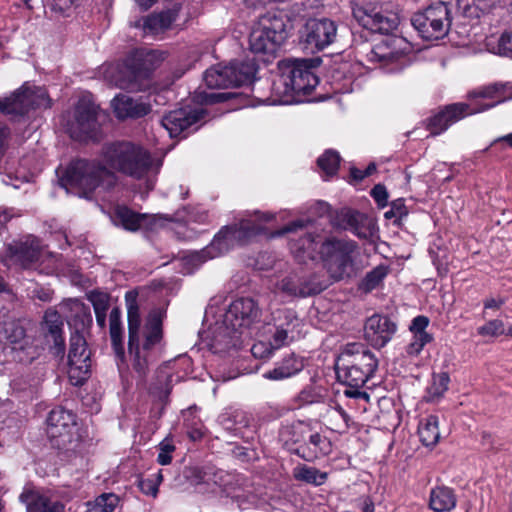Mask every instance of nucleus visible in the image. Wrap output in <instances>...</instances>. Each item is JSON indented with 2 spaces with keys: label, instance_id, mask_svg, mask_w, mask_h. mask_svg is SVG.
Masks as SVG:
<instances>
[{
  "label": "nucleus",
  "instance_id": "obj_1",
  "mask_svg": "<svg viewBox=\"0 0 512 512\" xmlns=\"http://www.w3.org/2000/svg\"><path fill=\"white\" fill-rule=\"evenodd\" d=\"M154 160L151 153L130 141L105 144L99 159H76L59 177L62 187L90 199L97 188L111 191L118 183L116 172L140 180L148 175Z\"/></svg>",
  "mask_w": 512,
  "mask_h": 512
},
{
  "label": "nucleus",
  "instance_id": "obj_2",
  "mask_svg": "<svg viewBox=\"0 0 512 512\" xmlns=\"http://www.w3.org/2000/svg\"><path fill=\"white\" fill-rule=\"evenodd\" d=\"M138 293L134 290L125 294L128 318V351L134 356L133 369L144 378L149 365L155 361V352L161 347L164 331L165 312L160 308L152 309L141 325V315L137 303Z\"/></svg>",
  "mask_w": 512,
  "mask_h": 512
},
{
  "label": "nucleus",
  "instance_id": "obj_3",
  "mask_svg": "<svg viewBox=\"0 0 512 512\" xmlns=\"http://www.w3.org/2000/svg\"><path fill=\"white\" fill-rule=\"evenodd\" d=\"M255 215L256 220L241 219L237 223L222 227L214 236L211 244L197 252L194 257L203 262L228 252L235 245H245L265 232L264 226L259 222H270L275 219V215L269 212L257 211Z\"/></svg>",
  "mask_w": 512,
  "mask_h": 512
},
{
  "label": "nucleus",
  "instance_id": "obj_4",
  "mask_svg": "<svg viewBox=\"0 0 512 512\" xmlns=\"http://www.w3.org/2000/svg\"><path fill=\"white\" fill-rule=\"evenodd\" d=\"M321 64L320 58H288L278 63L280 76L277 85L284 87L283 94L291 97V100L300 102L302 97L310 95L319 83L315 73Z\"/></svg>",
  "mask_w": 512,
  "mask_h": 512
},
{
  "label": "nucleus",
  "instance_id": "obj_5",
  "mask_svg": "<svg viewBox=\"0 0 512 512\" xmlns=\"http://www.w3.org/2000/svg\"><path fill=\"white\" fill-rule=\"evenodd\" d=\"M162 60L161 53L155 50L135 53L117 66L115 86L130 92L145 91L150 86L153 72Z\"/></svg>",
  "mask_w": 512,
  "mask_h": 512
},
{
  "label": "nucleus",
  "instance_id": "obj_6",
  "mask_svg": "<svg viewBox=\"0 0 512 512\" xmlns=\"http://www.w3.org/2000/svg\"><path fill=\"white\" fill-rule=\"evenodd\" d=\"M354 19L369 33L385 35L386 46L392 52L395 61L411 51V44L404 37L393 33L399 25V18L396 14H371L362 8H354Z\"/></svg>",
  "mask_w": 512,
  "mask_h": 512
},
{
  "label": "nucleus",
  "instance_id": "obj_7",
  "mask_svg": "<svg viewBox=\"0 0 512 512\" xmlns=\"http://www.w3.org/2000/svg\"><path fill=\"white\" fill-rule=\"evenodd\" d=\"M354 19L369 33L385 35L386 46L392 52L395 61L411 51V44L404 37L393 33L399 25V18L396 14H371L362 8H354Z\"/></svg>",
  "mask_w": 512,
  "mask_h": 512
},
{
  "label": "nucleus",
  "instance_id": "obj_8",
  "mask_svg": "<svg viewBox=\"0 0 512 512\" xmlns=\"http://www.w3.org/2000/svg\"><path fill=\"white\" fill-rule=\"evenodd\" d=\"M452 11L449 3L436 1L411 17L412 26L425 40L444 38L450 29Z\"/></svg>",
  "mask_w": 512,
  "mask_h": 512
},
{
  "label": "nucleus",
  "instance_id": "obj_9",
  "mask_svg": "<svg viewBox=\"0 0 512 512\" xmlns=\"http://www.w3.org/2000/svg\"><path fill=\"white\" fill-rule=\"evenodd\" d=\"M51 99L44 87L24 83L9 97L0 98V112L17 120L29 113L32 109L49 108Z\"/></svg>",
  "mask_w": 512,
  "mask_h": 512
},
{
  "label": "nucleus",
  "instance_id": "obj_10",
  "mask_svg": "<svg viewBox=\"0 0 512 512\" xmlns=\"http://www.w3.org/2000/svg\"><path fill=\"white\" fill-rule=\"evenodd\" d=\"M179 214L170 217L168 214L139 213L126 205H117L114 209V221L130 232H155L163 228L167 221L182 219Z\"/></svg>",
  "mask_w": 512,
  "mask_h": 512
},
{
  "label": "nucleus",
  "instance_id": "obj_11",
  "mask_svg": "<svg viewBox=\"0 0 512 512\" xmlns=\"http://www.w3.org/2000/svg\"><path fill=\"white\" fill-rule=\"evenodd\" d=\"M91 351L84 336L76 330L71 334L68 353V377L72 385H83L91 376Z\"/></svg>",
  "mask_w": 512,
  "mask_h": 512
},
{
  "label": "nucleus",
  "instance_id": "obj_12",
  "mask_svg": "<svg viewBox=\"0 0 512 512\" xmlns=\"http://www.w3.org/2000/svg\"><path fill=\"white\" fill-rule=\"evenodd\" d=\"M336 25L327 18H311L300 30V44L306 53L315 54L329 46L336 36Z\"/></svg>",
  "mask_w": 512,
  "mask_h": 512
},
{
  "label": "nucleus",
  "instance_id": "obj_13",
  "mask_svg": "<svg viewBox=\"0 0 512 512\" xmlns=\"http://www.w3.org/2000/svg\"><path fill=\"white\" fill-rule=\"evenodd\" d=\"M0 335L16 353L18 361L31 363L37 356V349L33 345L32 338L27 335L24 320L11 319L4 321Z\"/></svg>",
  "mask_w": 512,
  "mask_h": 512
},
{
  "label": "nucleus",
  "instance_id": "obj_14",
  "mask_svg": "<svg viewBox=\"0 0 512 512\" xmlns=\"http://www.w3.org/2000/svg\"><path fill=\"white\" fill-rule=\"evenodd\" d=\"M261 314V309L254 299L241 297L229 305L224 315V324L227 328L242 334L260 321Z\"/></svg>",
  "mask_w": 512,
  "mask_h": 512
},
{
  "label": "nucleus",
  "instance_id": "obj_15",
  "mask_svg": "<svg viewBox=\"0 0 512 512\" xmlns=\"http://www.w3.org/2000/svg\"><path fill=\"white\" fill-rule=\"evenodd\" d=\"M320 254L334 280L342 279L352 265V245L346 241L328 239L321 245Z\"/></svg>",
  "mask_w": 512,
  "mask_h": 512
},
{
  "label": "nucleus",
  "instance_id": "obj_16",
  "mask_svg": "<svg viewBox=\"0 0 512 512\" xmlns=\"http://www.w3.org/2000/svg\"><path fill=\"white\" fill-rule=\"evenodd\" d=\"M47 435L58 448H64L72 442L76 426V415L63 407L52 409L47 417Z\"/></svg>",
  "mask_w": 512,
  "mask_h": 512
},
{
  "label": "nucleus",
  "instance_id": "obj_17",
  "mask_svg": "<svg viewBox=\"0 0 512 512\" xmlns=\"http://www.w3.org/2000/svg\"><path fill=\"white\" fill-rule=\"evenodd\" d=\"M207 112L203 108L183 107L165 114L161 123L165 129L168 130L171 137H177L185 131L191 129L197 130L200 125H197L204 119Z\"/></svg>",
  "mask_w": 512,
  "mask_h": 512
},
{
  "label": "nucleus",
  "instance_id": "obj_18",
  "mask_svg": "<svg viewBox=\"0 0 512 512\" xmlns=\"http://www.w3.org/2000/svg\"><path fill=\"white\" fill-rule=\"evenodd\" d=\"M397 331V324L389 316L375 313L365 320L364 339L376 349L390 342Z\"/></svg>",
  "mask_w": 512,
  "mask_h": 512
},
{
  "label": "nucleus",
  "instance_id": "obj_19",
  "mask_svg": "<svg viewBox=\"0 0 512 512\" xmlns=\"http://www.w3.org/2000/svg\"><path fill=\"white\" fill-rule=\"evenodd\" d=\"M468 115H471L469 104L464 102L453 103L444 106L437 113L428 117L424 121V125L432 136H437Z\"/></svg>",
  "mask_w": 512,
  "mask_h": 512
},
{
  "label": "nucleus",
  "instance_id": "obj_20",
  "mask_svg": "<svg viewBox=\"0 0 512 512\" xmlns=\"http://www.w3.org/2000/svg\"><path fill=\"white\" fill-rule=\"evenodd\" d=\"M40 256V241L32 235L15 240L7 246V260L20 265L23 269L31 268L39 261Z\"/></svg>",
  "mask_w": 512,
  "mask_h": 512
},
{
  "label": "nucleus",
  "instance_id": "obj_21",
  "mask_svg": "<svg viewBox=\"0 0 512 512\" xmlns=\"http://www.w3.org/2000/svg\"><path fill=\"white\" fill-rule=\"evenodd\" d=\"M469 99L485 98L495 99L492 103L480 104L476 108L471 107V115L476 113L485 112L489 109L496 107L506 101L512 100V83L511 82H494L482 86L477 90L468 93Z\"/></svg>",
  "mask_w": 512,
  "mask_h": 512
},
{
  "label": "nucleus",
  "instance_id": "obj_22",
  "mask_svg": "<svg viewBox=\"0 0 512 512\" xmlns=\"http://www.w3.org/2000/svg\"><path fill=\"white\" fill-rule=\"evenodd\" d=\"M376 368L377 360L372 352L364 350L361 353H354V406H359L361 400H369V395L359 388L374 374Z\"/></svg>",
  "mask_w": 512,
  "mask_h": 512
},
{
  "label": "nucleus",
  "instance_id": "obj_23",
  "mask_svg": "<svg viewBox=\"0 0 512 512\" xmlns=\"http://www.w3.org/2000/svg\"><path fill=\"white\" fill-rule=\"evenodd\" d=\"M115 116L124 120L127 118L138 119L148 115L152 107L141 99H134L125 94H118L111 102Z\"/></svg>",
  "mask_w": 512,
  "mask_h": 512
},
{
  "label": "nucleus",
  "instance_id": "obj_24",
  "mask_svg": "<svg viewBox=\"0 0 512 512\" xmlns=\"http://www.w3.org/2000/svg\"><path fill=\"white\" fill-rule=\"evenodd\" d=\"M332 450L330 440L318 432L310 429L305 443L294 449V454L311 462L328 455Z\"/></svg>",
  "mask_w": 512,
  "mask_h": 512
},
{
  "label": "nucleus",
  "instance_id": "obj_25",
  "mask_svg": "<svg viewBox=\"0 0 512 512\" xmlns=\"http://www.w3.org/2000/svg\"><path fill=\"white\" fill-rule=\"evenodd\" d=\"M257 24L281 44L287 39L288 28L291 27L290 18L284 11H268L259 18Z\"/></svg>",
  "mask_w": 512,
  "mask_h": 512
},
{
  "label": "nucleus",
  "instance_id": "obj_26",
  "mask_svg": "<svg viewBox=\"0 0 512 512\" xmlns=\"http://www.w3.org/2000/svg\"><path fill=\"white\" fill-rule=\"evenodd\" d=\"M352 345L347 344L345 350L338 356L335 362V373L336 379L339 385L343 386V389L337 388L335 390V396L341 397V395L346 398H352V379H351V361L350 357L352 355V350L350 349Z\"/></svg>",
  "mask_w": 512,
  "mask_h": 512
},
{
  "label": "nucleus",
  "instance_id": "obj_27",
  "mask_svg": "<svg viewBox=\"0 0 512 512\" xmlns=\"http://www.w3.org/2000/svg\"><path fill=\"white\" fill-rule=\"evenodd\" d=\"M99 106L96 105L90 96H83L75 107V120L80 131L90 135L96 130L97 114Z\"/></svg>",
  "mask_w": 512,
  "mask_h": 512
},
{
  "label": "nucleus",
  "instance_id": "obj_28",
  "mask_svg": "<svg viewBox=\"0 0 512 512\" xmlns=\"http://www.w3.org/2000/svg\"><path fill=\"white\" fill-rule=\"evenodd\" d=\"M172 389V374L166 370H157L155 379L150 384L149 394L153 398V407L159 406V417L169 402Z\"/></svg>",
  "mask_w": 512,
  "mask_h": 512
},
{
  "label": "nucleus",
  "instance_id": "obj_29",
  "mask_svg": "<svg viewBox=\"0 0 512 512\" xmlns=\"http://www.w3.org/2000/svg\"><path fill=\"white\" fill-rule=\"evenodd\" d=\"M42 329L45 331V337L52 339L55 354L63 356L65 353V341L62 335L63 320L56 310H47L45 312Z\"/></svg>",
  "mask_w": 512,
  "mask_h": 512
},
{
  "label": "nucleus",
  "instance_id": "obj_30",
  "mask_svg": "<svg viewBox=\"0 0 512 512\" xmlns=\"http://www.w3.org/2000/svg\"><path fill=\"white\" fill-rule=\"evenodd\" d=\"M181 5L175 4L171 8L159 13H152L144 19V29L153 34L163 33L172 28L173 23L178 19Z\"/></svg>",
  "mask_w": 512,
  "mask_h": 512
},
{
  "label": "nucleus",
  "instance_id": "obj_31",
  "mask_svg": "<svg viewBox=\"0 0 512 512\" xmlns=\"http://www.w3.org/2000/svg\"><path fill=\"white\" fill-rule=\"evenodd\" d=\"M281 45L278 40L267 33L258 24L252 29L249 35V48L255 54L275 56Z\"/></svg>",
  "mask_w": 512,
  "mask_h": 512
},
{
  "label": "nucleus",
  "instance_id": "obj_32",
  "mask_svg": "<svg viewBox=\"0 0 512 512\" xmlns=\"http://www.w3.org/2000/svg\"><path fill=\"white\" fill-rule=\"evenodd\" d=\"M354 235L364 241V245L376 248L379 240L378 227L375 219L366 214L354 211Z\"/></svg>",
  "mask_w": 512,
  "mask_h": 512
},
{
  "label": "nucleus",
  "instance_id": "obj_33",
  "mask_svg": "<svg viewBox=\"0 0 512 512\" xmlns=\"http://www.w3.org/2000/svg\"><path fill=\"white\" fill-rule=\"evenodd\" d=\"M303 368V359L295 353H290L275 368L266 372L264 377L270 380H283L296 375Z\"/></svg>",
  "mask_w": 512,
  "mask_h": 512
},
{
  "label": "nucleus",
  "instance_id": "obj_34",
  "mask_svg": "<svg viewBox=\"0 0 512 512\" xmlns=\"http://www.w3.org/2000/svg\"><path fill=\"white\" fill-rule=\"evenodd\" d=\"M457 498L452 488L437 486L430 492L429 506L435 512H447L455 508Z\"/></svg>",
  "mask_w": 512,
  "mask_h": 512
},
{
  "label": "nucleus",
  "instance_id": "obj_35",
  "mask_svg": "<svg viewBox=\"0 0 512 512\" xmlns=\"http://www.w3.org/2000/svg\"><path fill=\"white\" fill-rule=\"evenodd\" d=\"M310 429L311 426L303 421L285 427L280 434L284 446L294 454V449L306 442Z\"/></svg>",
  "mask_w": 512,
  "mask_h": 512
},
{
  "label": "nucleus",
  "instance_id": "obj_36",
  "mask_svg": "<svg viewBox=\"0 0 512 512\" xmlns=\"http://www.w3.org/2000/svg\"><path fill=\"white\" fill-rule=\"evenodd\" d=\"M233 71L228 66H214L207 69L204 73V82L210 89H227L234 87L232 75Z\"/></svg>",
  "mask_w": 512,
  "mask_h": 512
},
{
  "label": "nucleus",
  "instance_id": "obj_37",
  "mask_svg": "<svg viewBox=\"0 0 512 512\" xmlns=\"http://www.w3.org/2000/svg\"><path fill=\"white\" fill-rule=\"evenodd\" d=\"M227 66L233 71L231 77L234 87L251 84L255 79L257 65L253 60L233 61Z\"/></svg>",
  "mask_w": 512,
  "mask_h": 512
},
{
  "label": "nucleus",
  "instance_id": "obj_38",
  "mask_svg": "<svg viewBox=\"0 0 512 512\" xmlns=\"http://www.w3.org/2000/svg\"><path fill=\"white\" fill-rule=\"evenodd\" d=\"M109 334L111 338V345L115 354L119 358L125 355L123 328L121 323V310L119 307H114L109 315Z\"/></svg>",
  "mask_w": 512,
  "mask_h": 512
},
{
  "label": "nucleus",
  "instance_id": "obj_39",
  "mask_svg": "<svg viewBox=\"0 0 512 512\" xmlns=\"http://www.w3.org/2000/svg\"><path fill=\"white\" fill-rule=\"evenodd\" d=\"M438 423L439 420L436 415H429L420 421L418 434L424 446L433 447L438 443L440 438Z\"/></svg>",
  "mask_w": 512,
  "mask_h": 512
},
{
  "label": "nucleus",
  "instance_id": "obj_40",
  "mask_svg": "<svg viewBox=\"0 0 512 512\" xmlns=\"http://www.w3.org/2000/svg\"><path fill=\"white\" fill-rule=\"evenodd\" d=\"M389 268L385 265H378L369 271L365 277L358 283L357 290L363 295H367L378 288L384 278L388 275Z\"/></svg>",
  "mask_w": 512,
  "mask_h": 512
},
{
  "label": "nucleus",
  "instance_id": "obj_41",
  "mask_svg": "<svg viewBox=\"0 0 512 512\" xmlns=\"http://www.w3.org/2000/svg\"><path fill=\"white\" fill-rule=\"evenodd\" d=\"M497 0H457L458 8L465 17L479 18L487 13Z\"/></svg>",
  "mask_w": 512,
  "mask_h": 512
},
{
  "label": "nucleus",
  "instance_id": "obj_42",
  "mask_svg": "<svg viewBox=\"0 0 512 512\" xmlns=\"http://www.w3.org/2000/svg\"><path fill=\"white\" fill-rule=\"evenodd\" d=\"M293 476L296 480L316 486L322 485L327 479V473L321 472L315 467L299 465L293 469Z\"/></svg>",
  "mask_w": 512,
  "mask_h": 512
},
{
  "label": "nucleus",
  "instance_id": "obj_43",
  "mask_svg": "<svg viewBox=\"0 0 512 512\" xmlns=\"http://www.w3.org/2000/svg\"><path fill=\"white\" fill-rule=\"evenodd\" d=\"M341 157L339 153L333 149L326 150L318 159L317 165L319 169L327 176H334L340 166Z\"/></svg>",
  "mask_w": 512,
  "mask_h": 512
},
{
  "label": "nucleus",
  "instance_id": "obj_44",
  "mask_svg": "<svg viewBox=\"0 0 512 512\" xmlns=\"http://www.w3.org/2000/svg\"><path fill=\"white\" fill-rule=\"evenodd\" d=\"M301 284V275L293 272L282 278L277 283V287L282 293L288 296L304 298Z\"/></svg>",
  "mask_w": 512,
  "mask_h": 512
},
{
  "label": "nucleus",
  "instance_id": "obj_45",
  "mask_svg": "<svg viewBox=\"0 0 512 512\" xmlns=\"http://www.w3.org/2000/svg\"><path fill=\"white\" fill-rule=\"evenodd\" d=\"M295 409L324 402L323 395L313 386L304 387L292 400Z\"/></svg>",
  "mask_w": 512,
  "mask_h": 512
},
{
  "label": "nucleus",
  "instance_id": "obj_46",
  "mask_svg": "<svg viewBox=\"0 0 512 512\" xmlns=\"http://www.w3.org/2000/svg\"><path fill=\"white\" fill-rule=\"evenodd\" d=\"M301 283L304 297L319 294L329 286V282L321 279L317 273L301 276Z\"/></svg>",
  "mask_w": 512,
  "mask_h": 512
},
{
  "label": "nucleus",
  "instance_id": "obj_47",
  "mask_svg": "<svg viewBox=\"0 0 512 512\" xmlns=\"http://www.w3.org/2000/svg\"><path fill=\"white\" fill-rule=\"evenodd\" d=\"M20 501L26 505L27 512H43L51 500L32 490H25L20 495Z\"/></svg>",
  "mask_w": 512,
  "mask_h": 512
},
{
  "label": "nucleus",
  "instance_id": "obj_48",
  "mask_svg": "<svg viewBox=\"0 0 512 512\" xmlns=\"http://www.w3.org/2000/svg\"><path fill=\"white\" fill-rule=\"evenodd\" d=\"M487 47L494 54L512 58V31L502 33L496 41L489 40Z\"/></svg>",
  "mask_w": 512,
  "mask_h": 512
},
{
  "label": "nucleus",
  "instance_id": "obj_49",
  "mask_svg": "<svg viewBox=\"0 0 512 512\" xmlns=\"http://www.w3.org/2000/svg\"><path fill=\"white\" fill-rule=\"evenodd\" d=\"M387 43L383 38L378 44L370 48V51L366 54L367 61L371 63H383L388 64L394 62L392 52L386 46Z\"/></svg>",
  "mask_w": 512,
  "mask_h": 512
},
{
  "label": "nucleus",
  "instance_id": "obj_50",
  "mask_svg": "<svg viewBox=\"0 0 512 512\" xmlns=\"http://www.w3.org/2000/svg\"><path fill=\"white\" fill-rule=\"evenodd\" d=\"M87 299L93 305L95 314L107 313L110 307V295L106 292L92 290L87 293Z\"/></svg>",
  "mask_w": 512,
  "mask_h": 512
},
{
  "label": "nucleus",
  "instance_id": "obj_51",
  "mask_svg": "<svg viewBox=\"0 0 512 512\" xmlns=\"http://www.w3.org/2000/svg\"><path fill=\"white\" fill-rule=\"evenodd\" d=\"M408 215V209L405 201L402 198L396 199L391 202L390 209L384 213L385 219H393V224L401 226V221Z\"/></svg>",
  "mask_w": 512,
  "mask_h": 512
},
{
  "label": "nucleus",
  "instance_id": "obj_52",
  "mask_svg": "<svg viewBox=\"0 0 512 512\" xmlns=\"http://www.w3.org/2000/svg\"><path fill=\"white\" fill-rule=\"evenodd\" d=\"M182 218L180 220H173L172 222H188L193 221L197 223H206L208 221V212L207 211H194L189 207H183L182 209L177 210L173 215H169L170 217H176L177 214Z\"/></svg>",
  "mask_w": 512,
  "mask_h": 512
},
{
  "label": "nucleus",
  "instance_id": "obj_53",
  "mask_svg": "<svg viewBox=\"0 0 512 512\" xmlns=\"http://www.w3.org/2000/svg\"><path fill=\"white\" fill-rule=\"evenodd\" d=\"M330 222L336 229H349L352 227V210L347 207L336 210L331 214Z\"/></svg>",
  "mask_w": 512,
  "mask_h": 512
},
{
  "label": "nucleus",
  "instance_id": "obj_54",
  "mask_svg": "<svg viewBox=\"0 0 512 512\" xmlns=\"http://www.w3.org/2000/svg\"><path fill=\"white\" fill-rule=\"evenodd\" d=\"M433 341L432 334H415L412 341L406 347V353L409 356H418L426 344Z\"/></svg>",
  "mask_w": 512,
  "mask_h": 512
},
{
  "label": "nucleus",
  "instance_id": "obj_55",
  "mask_svg": "<svg viewBox=\"0 0 512 512\" xmlns=\"http://www.w3.org/2000/svg\"><path fill=\"white\" fill-rule=\"evenodd\" d=\"M477 333L481 336L497 337L505 334L504 323L500 319H493L488 321L483 326L477 329Z\"/></svg>",
  "mask_w": 512,
  "mask_h": 512
},
{
  "label": "nucleus",
  "instance_id": "obj_56",
  "mask_svg": "<svg viewBox=\"0 0 512 512\" xmlns=\"http://www.w3.org/2000/svg\"><path fill=\"white\" fill-rule=\"evenodd\" d=\"M184 478L192 485H200L206 482L207 472L199 466L185 467L183 471Z\"/></svg>",
  "mask_w": 512,
  "mask_h": 512
},
{
  "label": "nucleus",
  "instance_id": "obj_57",
  "mask_svg": "<svg viewBox=\"0 0 512 512\" xmlns=\"http://www.w3.org/2000/svg\"><path fill=\"white\" fill-rule=\"evenodd\" d=\"M162 481V475L158 473L156 478H140L138 480V487L142 493L145 495L156 497L158 493V487L160 482Z\"/></svg>",
  "mask_w": 512,
  "mask_h": 512
},
{
  "label": "nucleus",
  "instance_id": "obj_58",
  "mask_svg": "<svg viewBox=\"0 0 512 512\" xmlns=\"http://www.w3.org/2000/svg\"><path fill=\"white\" fill-rule=\"evenodd\" d=\"M120 499L114 493H103L95 499V505L103 512H112L118 505Z\"/></svg>",
  "mask_w": 512,
  "mask_h": 512
},
{
  "label": "nucleus",
  "instance_id": "obj_59",
  "mask_svg": "<svg viewBox=\"0 0 512 512\" xmlns=\"http://www.w3.org/2000/svg\"><path fill=\"white\" fill-rule=\"evenodd\" d=\"M175 451V445L168 438L159 444V454L157 461L161 465H169L172 461V453Z\"/></svg>",
  "mask_w": 512,
  "mask_h": 512
},
{
  "label": "nucleus",
  "instance_id": "obj_60",
  "mask_svg": "<svg viewBox=\"0 0 512 512\" xmlns=\"http://www.w3.org/2000/svg\"><path fill=\"white\" fill-rule=\"evenodd\" d=\"M450 378L449 375L445 372L439 373L438 375L434 376L433 378V384L429 388V392L433 396H441L443 393L448 389Z\"/></svg>",
  "mask_w": 512,
  "mask_h": 512
},
{
  "label": "nucleus",
  "instance_id": "obj_61",
  "mask_svg": "<svg viewBox=\"0 0 512 512\" xmlns=\"http://www.w3.org/2000/svg\"><path fill=\"white\" fill-rule=\"evenodd\" d=\"M77 0H47L50 9L60 16H69Z\"/></svg>",
  "mask_w": 512,
  "mask_h": 512
},
{
  "label": "nucleus",
  "instance_id": "obj_62",
  "mask_svg": "<svg viewBox=\"0 0 512 512\" xmlns=\"http://www.w3.org/2000/svg\"><path fill=\"white\" fill-rule=\"evenodd\" d=\"M370 195L373 197L379 208H384L388 203V191L383 184H376L370 191Z\"/></svg>",
  "mask_w": 512,
  "mask_h": 512
},
{
  "label": "nucleus",
  "instance_id": "obj_63",
  "mask_svg": "<svg viewBox=\"0 0 512 512\" xmlns=\"http://www.w3.org/2000/svg\"><path fill=\"white\" fill-rule=\"evenodd\" d=\"M429 325V318L424 315L415 317L409 327V330L415 334H429L426 332V328Z\"/></svg>",
  "mask_w": 512,
  "mask_h": 512
},
{
  "label": "nucleus",
  "instance_id": "obj_64",
  "mask_svg": "<svg viewBox=\"0 0 512 512\" xmlns=\"http://www.w3.org/2000/svg\"><path fill=\"white\" fill-rule=\"evenodd\" d=\"M232 453L236 459L242 462H250L257 459V453L253 449L237 446L233 449Z\"/></svg>",
  "mask_w": 512,
  "mask_h": 512
}]
</instances>
